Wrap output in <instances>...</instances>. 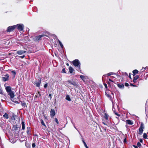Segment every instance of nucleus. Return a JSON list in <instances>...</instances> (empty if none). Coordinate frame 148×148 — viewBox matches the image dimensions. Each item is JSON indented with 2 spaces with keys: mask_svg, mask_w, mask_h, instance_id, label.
<instances>
[{
  "mask_svg": "<svg viewBox=\"0 0 148 148\" xmlns=\"http://www.w3.org/2000/svg\"><path fill=\"white\" fill-rule=\"evenodd\" d=\"M73 64L76 67V69L78 71L80 72V63L78 59H75L73 61Z\"/></svg>",
  "mask_w": 148,
  "mask_h": 148,
  "instance_id": "1",
  "label": "nucleus"
},
{
  "mask_svg": "<svg viewBox=\"0 0 148 148\" xmlns=\"http://www.w3.org/2000/svg\"><path fill=\"white\" fill-rule=\"evenodd\" d=\"M16 27V25L10 26L8 27L6 31L8 32H11L13 31Z\"/></svg>",
  "mask_w": 148,
  "mask_h": 148,
  "instance_id": "2",
  "label": "nucleus"
},
{
  "mask_svg": "<svg viewBox=\"0 0 148 148\" xmlns=\"http://www.w3.org/2000/svg\"><path fill=\"white\" fill-rule=\"evenodd\" d=\"M144 128V126L142 124L141 126L140 127L139 130V132H138V134H139L140 135H142L143 134V129Z\"/></svg>",
  "mask_w": 148,
  "mask_h": 148,
  "instance_id": "3",
  "label": "nucleus"
},
{
  "mask_svg": "<svg viewBox=\"0 0 148 148\" xmlns=\"http://www.w3.org/2000/svg\"><path fill=\"white\" fill-rule=\"evenodd\" d=\"M45 35H40L38 36H36L35 37L34 40L36 41H38L41 40V38L42 37H44Z\"/></svg>",
  "mask_w": 148,
  "mask_h": 148,
  "instance_id": "4",
  "label": "nucleus"
},
{
  "mask_svg": "<svg viewBox=\"0 0 148 148\" xmlns=\"http://www.w3.org/2000/svg\"><path fill=\"white\" fill-rule=\"evenodd\" d=\"M16 26L17 27L18 29L22 31L23 29V25L22 24H18Z\"/></svg>",
  "mask_w": 148,
  "mask_h": 148,
  "instance_id": "5",
  "label": "nucleus"
},
{
  "mask_svg": "<svg viewBox=\"0 0 148 148\" xmlns=\"http://www.w3.org/2000/svg\"><path fill=\"white\" fill-rule=\"evenodd\" d=\"M41 83V80L40 79H38V81H36L34 82V85L37 87H39L40 84Z\"/></svg>",
  "mask_w": 148,
  "mask_h": 148,
  "instance_id": "6",
  "label": "nucleus"
},
{
  "mask_svg": "<svg viewBox=\"0 0 148 148\" xmlns=\"http://www.w3.org/2000/svg\"><path fill=\"white\" fill-rule=\"evenodd\" d=\"M4 76L5 77L2 78L4 82L8 81L9 80V75L8 74H6Z\"/></svg>",
  "mask_w": 148,
  "mask_h": 148,
  "instance_id": "7",
  "label": "nucleus"
},
{
  "mask_svg": "<svg viewBox=\"0 0 148 148\" xmlns=\"http://www.w3.org/2000/svg\"><path fill=\"white\" fill-rule=\"evenodd\" d=\"M26 52V51H25L20 50L17 51L16 52V53L19 55H21L25 53Z\"/></svg>",
  "mask_w": 148,
  "mask_h": 148,
  "instance_id": "8",
  "label": "nucleus"
},
{
  "mask_svg": "<svg viewBox=\"0 0 148 148\" xmlns=\"http://www.w3.org/2000/svg\"><path fill=\"white\" fill-rule=\"evenodd\" d=\"M55 111L54 110L51 109L50 111V116L51 118H53L55 115Z\"/></svg>",
  "mask_w": 148,
  "mask_h": 148,
  "instance_id": "9",
  "label": "nucleus"
},
{
  "mask_svg": "<svg viewBox=\"0 0 148 148\" xmlns=\"http://www.w3.org/2000/svg\"><path fill=\"white\" fill-rule=\"evenodd\" d=\"M126 124L130 125H132L133 124V121H132L129 119L127 120H126Z\"/></svg>",
  "mask_w": 148,
  "mask_h": 148,
  "instance_id": "10",
  "label": "nucleus"
},
{
  "mask_svg": "<svg viewBox=\"0 0 148 148\" xmlns=\"http://www.w3.org/2000/svg\"><path fill=\"white\" fill-rule=\"evenodd\" d=\"M8 95L10 96V98L12 99L14 96V93L12 91L8 93Z\"/></svg>",
  "mask_w": 148,
  "mask_h": 148,
  "instance_id": "11",
  "label": "nucleus"
},
{
  "mask_svg": "<svg viewBox=\"0 0 148 148\" xmlns=\"http://www.w3.org/2000/svg\"><path fill=\"white\" fill-rule=\"evenodd\" d=\"M7 92L8 93L9 92L12 91L10 87L8 86L7 87L5 88Z\"/></svg>",
  "mask_w": 148,
  "mask_h": 148,
  "instance_id": "12",
  "label": "nucleus"
},
{
  "mask_svg": "<svg viewBox=\"0 0 148 148\" xmlns=\"http://www.w3.org/2000/svg\"><path fill=\"white\" fill-rule=\"evenodd\" d=\"M69 70L70 73L73 74V71H74V69L71 66H70L69 68Z\"/></svg>",
  "mask_w": 148,
  "mask_h": 148,
  "instance_id": "13",
  "label": "nucleus"
},
{
  "mask_svg": "<svg viewBox=\"0 0 148 148\" xmlns=\"http://www.w3.org/2000/svg\"><path fill=\"white\" fill-rule=\"evenodd\" d=\"M87 76H85L82 75L80 76V78L84 81L85 79L87 78Z\"/></svg>",
  "mask_w": 148,
  "mask_h": 148,
  "instance_id": "14",
  "label": "nucleus"
},
{
  "mask_svg": "<svg viewBox=\"0 0 148 148\" xmlns=\"http://www.w3.org/2000/svg\"><path fill=\"white\" fill-rule=\"evenodd\" d=\"M3 116L6 119L9 118L8 115L6 113H5L4 115H3Z\"/></svg>",
  "mask_w": 148,
  "mask_h": 148,
  "instance_id": "15",
  "label": "nucleus"
},
{
  "mask_svg": "<svg viewBox=\"0 0 148 148\" xmlns=\"http://www.w3.org/2000/svg\"><path fill=\"white\" fill-rule=\"evenodd\" d=\"M31 130L30 127H28L27 128V134H30V132Z\"/></svg>",
  "mask_w": 148,
  "mask_h": 148,
  "instance_id": "16",
  "label": "nucleus"
},
{
  "mask_svg": "<svg viewBox=\"0 0 148 148\" xmlns=\"http://www.w3.org/2000/svg\"><path fill=\"white\" fill-rule=\"evenodd\" d=\"M21 105L24 108H25V107H27V105L25 102H22L21 101Z\"/></svg>",
  "mask_w": 148,
  "mask_h": 148,
  "instance_id": "17",
  "label": "nucleus"
},
{
  "mask_svg": "<svg viewBox=\"0 0 148 148\" xmlns=\"http://www.w3.org/2000/svg\"><path fill=\"white\" fill-rule=\"evenodd\" d=\"M21 124L22 126V129L24 130L25 129V124L24 122L23 121H22Z\"/></svg>",
  "mask_w": 148,
  "mask_h": 148,
  "instance_id": "18",
  "label": "nucleus"
},
{
  "mask_svg": "<svg viewBox=\"0 0 148 148\" xmlns=\"http://www.w3.org/2000/svg\"><path fill=\"white\" fill-rule=\"evenodd\" d=\"M138 71L137 70H134L133 71V73L134 74V76L136 74L138 73Z\"/></svg>",
  "mask_w": 148,
  "mask_h": 148,
  "instance_id": "19",
  "label": "nucleus"
},
{
  "mask_svg": "<svg viewBox=\"0 0 148 148\" xmlns=\"http://www.w3.org/2000/svg\"><path fill=\"white\" fill-rule=\"evenodd\" d=\"M66 99L69 101H70L71 100L70 97L68 95H66Z\"/></svg>",
  "mask_w": 148,
  "mask_h": 148,
  "instance_id": "20",
  "label": "nucleus"
},
{
  "mask_svg": "<svg viewBox=\"0 0 148 148\" xmlns=\"http://www.w3.org/2000/svg\"><path fill=\"white\" fill-rule=\"evenodd\" d=\"M118 86L120 88H123L124 87V86L123 84H118Z\"/></svg>",
  "mask_w": 148,
  "mask_h": 148,
  "instance_id": "21",
  "label": "nucleus"
},
{
  "mask_svg": "<svg viewBox=\"0 0 148 148\" xmlns=\"http://www.w3.org/2000/svg\"><path fill=\"white\" fill-rule=\"evenodd\" d=\"M82 142H83L85 146V147H88L86 143L84 141V139H83V138H82Z\"/></svg>",
  "mask_w": 148,
  "mask_h": 148,
  "instance_id": "22",
  "label": "nucleus"
},
{
  "mask_svg": "<svg viewBox=\"0 0 148 148\" xmlns=\"http://www.w3.org/2000/svg\"><path fill=\"white\" fill-rule=\"evenodd\" d=\"M143 137L144 138L146 139L147 138V135L146 133H145L143 134Z\"/></svg>",
  "mask_w": 148,
  "mask_h": 148,
  "instance_id": "23",
  "label": "nucleus"
},
{
  "mask_svg": "<svg viewBox=\"0 0 148 148\" xmlns=\"http://www.w3.org/2000/svg\"><path fill=\"white\" fill-rule=\"evenodd\" d=\"M58 41L60 45V46L62 48H63V46L62 44V42H61V41L60 40H58Z\"/></svg>",
  "mask_w": 148,
  "mask_h": 148,
  "instance_id": "24",
  "label": "nucleus"
},
{
  "mask_svg": "<svg viewBox=\"0 0 148 148\" xmlns=\"http://www.w3.org/2000/svg\"><path fill=\"white\" fill-rule=\"evenodd\" d=\"M10 141L11 142L13 143H14L16 141L15 140L12 139H11V140L10 139Z\"/></svg>",
  "mask_w": 148,
  "mask_h": 148,
  "instance_id": "25",
  "label": "nucleus"
},
{
  "mask_svg": "<svg viewBox=\"0 0 148 148\" xmlns=\"http://www.w3.org/2000/svg\"><path fill=\"white\" fill-rule=\"evenodd\" d=\"M139 77L138 75H136L134 77V79L136 80L139 78Z\"/></svg>",
  "mask_w": 148,
  "mask_h": 148,
  "instance_id": "26",
  "label": "nucleus"
},
{
  "mask_svg": "<svg viewBox=\"0 0 148 148\" xmlns=\"http://www.w3.org/2000/svg\"><path fill=\"white\" fill-rule=\"evenodd\" d=\"M104 117L107 120L108 119V115L106 114H104Z\"/></svg>",
  "mask_w": 148,
  "mask_h": 148,
  "instance_id": "27",
  "label": "nucleus"
},
{
  "mask_svg": "<svg viewBox=\"0 0 148 148\" xmlns=\"http://www.w3.org/2000/svg\"><path fill=\"white\" fill-rule=\"evenodd\" d=\"M114 74V73H112V72H111V73H109L107 74V75H108V76H110V75H113Z\"/></svg>",
  "mask_w": 148,
  "mask_h": 148,
  "instance_id": "28",
  "label": "nucleus"
},
{
  "mask_svg": "<svg viewBox=\"0 0 148 148\" xmlns=\"http://www.w3.org/2000/svg\"><path fill=\"white\" fill-rule=\"evenodd\" d=\"M71 84L73 85L74 86H77V84L75 82H73Z\"/></svg>",
  "mask_w": 148,
  "mask_h": 148,
  "instance_id": "29",
  "label": "nucleus"
},
{
  "mask_svg": "<svg viewBox=\"0 0 148 148\" xmlns=\"http://www.w3.org/2000/svg\"><path fill=\"white\" fill-rule=\"evenodd\" d=\"M12 73V74H13L14 75V77L15 75H16V73L15 71H11Z\"/></svg>",
  "mask_w": 148,
  "mask_h": 148,
  "instance_id": "30",
  "label": "nucleus"
},
{
  "mask_svg": "<svg viewBox=\"0 0 148 148\" xmlns=\"http://www.w3.org/2000/svg\"><path fill=\"white\" fill-rule=\"evenodd\" d=\"M137 145L139 147H140L141 146V144L139 142H138L137 143Z\"/></svg>",
  "mask_w": 148,
  "mask_h": 148,
  "instance_id": "31",
  "label": "nucleus"
},
{
  "mask_svg": "<svg viewBox=\"0 0 148 148\" xmlns=\"http://www.w3.org/2000/svg\"><path fill=\"white\" fill-rule=\"evenodd\" d=\"M41 123L45 127H46V125H45V124L44 123V122L42 120H41Z\"/></svg>",
  "mask_w": 148,
  "mask_h": 148,
  "instance_id": "32",
  "label": "nucleus"
},
{
  "mask_svg": "<svg viewBox=\"0 0 148 148\" xmlns=\"http://www.w3.org/2000/svg\"><path fill=\"white\" fill-rule=\"evenodd\" d=\"M11 100L14 102L16 103H18V101H15L14 99H13V100L12 99Z\"/></svg>",
  "mask_w": 148,
  "mask_h": 148,
  "instance_id": "33",
  "label": "nucleus"
},
{
  "mask_svg": "<svg viewBox=\"0 0 148 148\" xmlns=\"http://www.w3.org/2000/svg\"><path fill=\"white\" fill-rule=\"evenodd\" d=\"M62 73H66V72L65 71V69L64 68L62 69Z\"/></svg>",
  "mask_w": 148,
  "mask_h": 148,
  "instance_id": "34",
  "label": "nucleus"
},
{
  "mask_svg": "<svg viewBox=\"0 0 148 148\" xmlns=\"http://www.w3.org/2000/svg\"><path fill=\"white\" fill-rule=\"evenodd\" d=\"M114 113L117 116H120V115L118 114H117L116 112H114Z\"/></svg>",
  "mask_w": 148,
  "mask_h": 148,
  "instance_id": "35",
  "label": "nucleus"
},
{
  "mask_svg": "<svg viewBox=\"0 0 148 148\" xmlns=\"http://www.w3.org/2000/svg\"><path fill=\"white\" fill-rule=\"evenodd\" d=\"M32 147L33 148H34L36 146L35 143H33L32 145Z\"/></svg>",
  "mask_w": 148,
  "mask_h": 148,
  "instance_id": "36",
  "label": "nucleus"
},
{
  "mask_svg": "<svg viewBox=\"0 0 148 148\" xmlns=\"http://www.w3.org/2000/svg\"><path fill=\"white\" fill-rule=\"evenodd\" d=\"M146 68H143L141 70V71L142 72H143L145 69Z\"/></svg>",
  "mask_w": 148,
  "mask_h": 148,
  "instance_id": "37",
  "label": "nucleus"
},
{
  "mask_svg": "<svg viewBox=\"0 0 148 148\" xmlns=\"http://www.w3.org/2000/svg\"><path fill=\"white\" fill-rule=\"evenodd\" d=\"M67 82H68L69 83H70L71 84V83H72V82H72L71 81V80H68Z\"/></svg>",
  "mask_w": 148,
  "mask_h": 148,
  "instance_id": "38",
  "label": "nucleus"
},
{
  "mask_svg": "<svg viewBox=\"0 0 148 148\" xmlns=\"http://www.w3.org/2000/svg\"><path fill=\"white\" fill-rule=\"evenodd\" d=\"M55 121L57 123V124L59 123L58 119L57 118L55 119Z\"/></svg>",
  "mask_w": 148,
  "mask_h": 148,
  "instance_id": "39",
  "label": "nucleus"
},
{
  "mask_svg": "<svg viewBox=\"0 0 148 148\" xmlns=\"http://www.w3.org/2000/svg\"><path fill=\"white\" fill-rule=\"evenodd\" d=\"M125 85L126 86H128L129 85V84L127 83H125Z\"/></svg>",
  "mask_w": 148,
  "mask_h": 148,
  "instance_id": "40",
  "label": "nucleus"
},
{
  "mask_svg": "<svg viewBox=\"0 0 148 148\" xmlns=\"http://www.w3.org/2000/svg\"><path fill=\"white\" fill-rule=\"evenodd\" d=\"M19 57L21 58H23L25 57V56L24 55H23L22 56H20Z\"/></svg>",
  "mask_w": 148,
  "mask_h": 148,
  "instance_id": "41",
  "label": "nucleus"
},
{
  "mask_svg": "<svg viewBox=\"0 0 148 148\" xmlns=\"http://www.w3.org/2000/svg\"><path fill=\"white\" fill-rule=\"evenodd\" d=\"M126 142H127V141H126V138H125V139H124V140H123V143H126Z\"/></svg>",
  "mask_w": 148,
  "mask_h": 148,
  "instance_id": "42",
  "label": "nucleus"
},
{
  "mask_svg": "<svg viewBox=\"0 0 148 148\" xmlns=\"http://www.w3.org/2000/svg\"><path fill=\"white\" fill-rule=\"evenodd\" d=\"M47 84H45V85H44V87L45 88H46L47 87Z\"/></svg>",
  "mask_w": 148,
  "mask_h": 148,
  "instance_id": "43",
  "label": "nucleus"
},
{
  "mask_svg": "<svg viewBox=\"0 0 148 148\" xmlns=\"http://www.w3.org/2000/svg\"><path fill=\"white\" fill-rule=\"evenodd\" d=\"M139 141H140V142L141 143H142L143 142V140L142 139H140Z\"/></svg>",
  "mask_w": 148,
  "mask_h": 148,
  "instance_id": "44",
  "label": "nucleus"
},
{
  "mask_svg": "<svg viewBox=\"0 0 148 148\" xmlns=\"http://www.w3.org/2000/svg\"><path fill=\"white\" fill-rule=\"evenodd\" d=\"M104 85L105 86V87H106V88H107V84H104Z\"/></svg>",
  "mask_w": 148,
  "mask_h": 148,
  "instance_id": "45",
  "label": "nucleus"
},
{
  "mask_svg": "<svg viewBox=\"0 0 148 148\" xmlns=\"http://www.w3.org/2000/svg\"><path fill=\"white\" fill-rule=\"evenodd\" d=\"M130 85L131 86H136L135 85H133V84H130Z\"/></svg>",
  "mask_w": 148,
  "mask_h": 148,
  "instance_id": "46",
  "label": "nucleus"
},
{
  "mask_svg": "<svg viewBox=\"0 0 148 148\" xmlns=\"http://www.w3.org/2000/svg\"><path fill=\"white\" fill-rule=\"evenodd\" d=\"M49 96L50 97V99H51L52 98L51 95V94H49Z\"/></svg>",
  "mask_w": 148,
  "mask_h": 148,
  "instance_id": "47",
  "label": "nucleus"
},
{
  "mask_svg": "<svg viewBox=\"0 0 148 148\" xmlns=\"http://www.w3.org/2000/svg\"><path fill=\"white\" fill-rule=\"evenodd\" d=\"M133 146L135 148H138V147L136 145H133Z\"/></svg>",
  "mask_w": 148,
  "mask_h": 148,
  "instance_id": "48",
  "label": "nucleus"
},
{
  "mask_svg": "<svg viewBox=\"0 0 148 148\" xmlns=\"http://www.w3.org/2000/svg\"><path fill=\"white\" fill-rule=\"evenodd\" d=\"M136 80L133 79V82L134 83L136 82Z\"/></svg>",
  "mask_w": 148,
  "mask_h": 148,
  "instance_id": "49",
  "label": "nucleus"
},
{
  "mask_svg": "<svg viewBox=\"0 0 148 148\" xmlns=\"http://www.w3.org/2000/svg\"><path fill=\"white\" fill-rule=\"evenodd\" d=\"M0 94H3L2 90H0Z\"/></svg>",
  "mask_w": 148,
  "mask_h": 148,
  "instance_id": "50",
  "label": "nucleus"
},
{
  "mask_svg": "<svg viewBox=\"0 0 148 148\" xmlns=\"http://www.w3.org/2000/svg\"><path fill=\"white\" fill-rule=\"evenodd\" d=\"M107 97H111V96H110V95H108V94L107 95Z\"/></svg>",
  "mask_w": 148,
  "mask_h": 148,
  "instance_id": "51",
  "label": "nucleus"
},
{
  "mask_svg": "<svg viewBox=\"0 0 148 148\" xmlns=\"http://www.w3.org/2000/svg\"><path fill=\"white\" fill-rule=\"evenodd\" d=\"M38 94L40 96L41 95H40V93L39 92H38Z\"/></svg>",
  "mask_w": 148,
  "mask_h": 148,
  "instance_id": "52",
  "label": "nucleus"
},
{
  "mask_svg": "<svg viewBox=\"0 0 148 148\" xmlns=\"http://www.w3.org/2000/svg\"><path fill=\"white\" fill-rule=\"evenodd\" d=\"M109 80L110 81H111V82H113V81L112 80L110 79H109Z\"/></svg>",
  "mask_w": 148,
  "mask_h": 148,
  "instance_id": "53",
  "label": "nucleus"
},
{
  "mask_svg": "<svg viewBox=\"0 0 148 148\" xmlns=\"http://www.w3.org/2000/svg\"><path fill=\"white\" fill-rule=\"evenodd\" d=\"M106 75H103L102 77V79H103V78Z\"/></svg>",
  "mask_w": 148,
  "mask_h": 148,
  "instance_id": "54",
  "label": "nucleus"
},
{
  "mask_svg": "<svg viewBox=\"0 0 148 148\" xmlns=\"http://www.w3.org/2000/svg\"><path fill=\"white\" fill-rule=\"evenodd\" d=\"M35 97H38V95H35Z\"/></svg>",
  "mask_w": 148,
  "mask_h": 148,
  "instance_id": "55",
  "label": "nucleus"
},
{
  "mask_svg": "<svg viewBox=\"0 0 148 148\" xmlns=\"http://www.w3.org/2000/svg\"><path fill=\"white\" fill-rule=\"evenodd\" d=\"M129 77H130L131 79H132V78H131V76H130V75H129Z\"/></svg>",
  "mask_w": 148,
  "mask_h": 148,
  "instance_id": "56",
  "label": "nucleus"
},
{
  "mask_svg": "<svg viewBox=\"0 0 148 148\" xmlns=\"http://www.w3.org/2000/svg\"><path fill=\"white\" fill-rule=\"evenodd\" d=\"M125 74L126 75H127V73H125Z\"/></svg>",
  "mask_w": 148,
  "mask_h": 148,
  "instance_id": "57",
  "label": "nucleus"
},
{
  "mask_svg": "<svg viewBox=\"0 0 148 148\" xmlns=\"http://www.w3.org/2000/svg\"><path fill=\"white\" fill-rule=\"evenodd\" d=\"M66 65L68 66H69V64L68 63H67L66 64Z\"/></svg>",
  "mask_w": 148,
  "mask_h": 148,
  "instance_id": "58",
  "label": "nucleus"
},
{
  "mask_svg": "<svg viewBox=\"0 0 148 148\" xmlns=\"http://www.w3.org/2000/svg\"><path fill=\"white\" fill-rule=\"evenodd\" d=\"M86 148H89L88 147H86Z\"/></svg>",
  "mask_w": 148,
  "mask_h": 148,
  "instance_id": "59",
  "label": "nucleus"
},
{
  "mask_svg": "<svg viewBox=\"0 0 148 148\" xmlns=\"http://www.w3.org/2000/svg\"><path fill=\"white\" fill-rule=\"evenodd\" d=\"M75 128L76 129V127H75Z\"/></svg>",
  "mask_w": 148,
  "mask_h": 148,
  "instance_id": "60",
  "label": "nucleus"
}]
</instances>
